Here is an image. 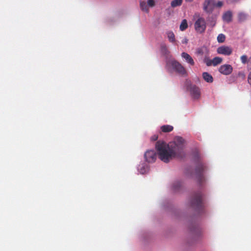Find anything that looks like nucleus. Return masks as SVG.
I'll use <instances>...</instances> for the list:
<instances>
[{
    "mask_svg": "<svg viewBox=\"0 0 251 251\" xmlns=\"http://www.w3.org/2000/svg\"><path fill=\"white\" fill-rule=\"evenodd\" d=\"M187 2H191L193 0H185Z\"/></svg>",
    "mask_w": 251,
    "mask_h": 251,
    "instance_id": "nucleus-36",
    "label": "nucleus"
},
{
    "mask_svg": "<svg viewBox=\"0 0 251 251\" xmlns=\"http://www.w3.org/2000/svg\"><path fill=\"white\" fill-rule=\"evenodd\" d=\"M223 5V2L222 1H218L217 3L216 2L215 7H221Z\"/></svg>",
    "mask_w": 251,
    "mask_h": 251,
    "instance_id": "nucleus-29",
    "label": "nucleus"
},
{
    "mask_svg": "<svg viewBox=\"0 0 251 251\" xmlns=\"http://www.w3.org/2000/svg\"><path fill=\"white\" fill-rule=\"evenodd\" d=\"M161 51L165 54H167L168 53V50L167 46L165 44H163L161 45Z\"/></svg>",
    "mask_w": 251,
    "mask_h": 251,
    "instance_id": "nucleus-22",
    "label": "nucleus"
},
{
    "mask_svg": "<svg viewBox=\"0 0 251 251\" xmlns=\"http://www.w3.org/2000/svg\"><path fill=\"white\" fill-rule=\"evenodd\" d=\"M138 170L141 174H144L146 172V171L147 170V168H145L143 166H139V168H138Z\"/></svg>",
    "mask_w": 251,
    "mask_h": 251,
    "instance_id": "nucleus-26",
    "label": "nucleus"
},
{
    "mask_svg": "<svg viewBox=\"0 0 251 251\" xmlns=\"http://www.w3.org/2000/svg\"><path fill=\"white\" fill-rule=\"evenodd\" d=\"M157 139H158V136L156 135H153V136L151 137V140H152V141H156L157 140Z\"/></svg>",
    "mask_w": 251,
    "mask_h": 251,
    "instance_id": "nucleus-33",
    "label": "nucleus"
},
{
    "mask_svg": "<svg viewBox=\"0 0 251 251\" xmlns=\"http://www.w3.org/2000/svg\"><path fill=\"white\" fill-rule=\"evenodd\" d=\"M238 76L241 77L242 79H244L245 78V74L243 72H239L238 74Z\"/></svg>",
    "mask_w": 251,
    "mask_h": 251,
    "instance_id": "nucleus-28",
    "label": "nucleus"
},
{
    "mask_svg": "<svg viewBox=\"0 0 251 251\" xmlns=\"http://www.w3.org/2000/svg\"><path fill=\"white\" fill-rule=\"evenodd\" d=\"M167 36L169 39V40L170 42L174 43L176 41L175 40V36L174 33L171 31H169L167 32Z\"/></svg>",
    "mask_w": 251,
    "mask_h": 251,
    "instance_id": "nucleus-17",
    "label": "nucleus"
},
{
    "mask_svg": "<svg viewBox=\"0 0 251 251\" xmlns=\"http://www.w3.org/2000/svg\"><path fill=\"white\" fill-rule=\"evenodd\" d=\"M232 14L231 11H227L223 16V20L227 22H230L232 20Z\"/></svg>",
    "mask_w": 251,
    "mask_h": 251,
    "instance_id": "nucleus-12",
    "label": "nucleus"
},
{
    "mask_svg": "<svg viewBox=\"0 0 251 251\" xmlns=\"http://www.w3.org/2000/svg\"><path fill=\"white\" fill-rule=\"evenodd\" d=\"M182 2V0H173L171 2V6L172 7H176L178 6H180L181 5Z\"/></svg>",
    "mask_w": 251,
    "mask_h": 251,
    "instance_id": "nucleus-20",
    "label": "nucleus"
},
{
    "mask_svg": "<svg viewBox=\"0 0 251 251\" xmlns=\"http://www.w3.org/2000/svg\"><path fill=\"white\" fill-rule=\"evenodd\" d=\"M197 53L198 54H202L203 53V49L202 48H200V49H198Z\"/></svg>",
    "mask_w": 251,
    "mask_h": 251,
    "instance_id": "nucleus-31",
    "label": "nucleus"
},
{
    "mask_svg": "<svg viewBox=\"0 0 251 251\" xmlns=\"http://www.w3.org/2000/svg\"><path fill=\"white\" fill-rule=\"evenodd\" d=\"M140 7L142 11L146 12H149V6L146 1H141L140 2Z\"/></svg>",
    "mask_w": 251,
    "mask_h": 251,
    "instance_id": "nucleus-16",
    "label": "nucleus"
},
{
    "mask_svg": "<svg viewBox=\"0 0 251 251\" xmlns=\"http://www.w3.org/2000/svg\"><path fill=\"white\" fill-rule=\"evenodd\" d=\"M227 1L228 2L233 3V2H236L238 1L239 0H227Z\"/></svg>",
    "mask_w": 251,
    "mask_h": 251,
    "instance_id": "nucleus-34",
    "label": "nucleus"
},
{
    "mask_svg": "<svg viewBox=\"0 0 251 251\" xmlns=\"http://www.w3.org/2000/svg\"><path fill=\"white\" fill-rule=\"evenodd\" d=\"M194 26L197 32L199 33L204 32L206 27L205 20L201 17L198 18L195 23Z\"/></svg>",
    "mask_w": 251,
    "mask_h": 251,
    "instance_id": "nucleus-5",
    "label": "nucleus"
},
{
    "mask_svg": "<svg viewBox=\"0 0 251 251\" xmlns=\"http://www.w3.org/2000/svg\"><path fill=\"white\" fill-rule=\"evenodd\" d=\"M217 51L218 54L228 56L232 54L233 50L230 47L224 45L218 48Z\"/></svg>",
    "mask_w": 251,
    "mask_h": 251,
    "instance_id": "nucleus-8",
    "label": "nucleus"
},
{
    "mask_svg": "<svg viewBox=\"0 0 251 251\" xmlns=\"http://www.w3.org/2000/svg\"><path fill=\"white\" fill-rule=\"evenodd\" d=\"M184 148V140L179 136L176 137L173 142L168 144L161 141H157L155 144L159 158L165 163H168L175 157H182Z\"/></svg>",
    "mask_w": 251,
    "mask_h": 251,
    "instance_id": "nucleus-1",
    "label": "nucleus"
},
{
    "mask_svg": "<svg viewBox=\"0 0 251 251\" xmlns=\"http://www.w3.org/2000/svg\"><path fill=\"white\" fill-rule=\"evenodd\" d=\"M248 15L244 12H240L238 14V19L239 22H243L246 21Z\"/></svg>",
    "mask_w": 251,
    "mask_h": 251,
    "instance_id": "nucleus-15",
    "label": "nucleus"
},
{
    "mask_svg": "<svg viewBox=\"0 0 251 251\" xmlns=\"http://www.w3.org/2000/svg\"><path fill=\"white\" fill-rule=\"evenodd\" d=\"M222 58L220 57H215L212 59V63L214 66L220 64L222 62Z\"/></svg>",
    "mask_w": 251,
    "mask_h": 251,
    "instance_id": "nucleus-19",
    "label": "nucleus"
},
{
    "mask_svg": "<svg viewBox=\"0 0 251 251\" xmlns=\"http://www.w3.org/2000/svg\"><path fill=\"white\" fill-rule=\"evenodd\" d=\"M187 39H185L184 41L182 42L183 43L187 44Z\"/></svg>",
    "mask_w": 251,
    "mask_h": 251,
    "instance_id": "nucleus-35",
    "label": "nucleus"
},
{
    "mask_svg": "<svg viewBox=\"0 0 251 251\" xmlns=\"http://www.w3.org/2000/svg\"><path fill=\"white\" fill-rule=\"evenodd\" d=\"M160 129L162 132L166 133L172 131L173 130L174 127L171 125H167L161 126Z\"/></svg>",
    "mask_w": 251,
    "mask_h": 251,
    "instance_id": "nucleus-14",
    "label": "nucleus"
},
{
    "mask_svg": "<svg viewBox=\"0 0 251 251\" xmlns=\"http://www.w3.org/2000/svg\"><path fill=\"white\" fill-rule=\"evenodd\" d=\"M167 65H171L174 70L181 75H185L187 74L186 71L184 67L176 60H173L169 61L167 63Z\"/></svg>",
    "mask_w": 251,
    "mask_h": 251,
    "instance_id": "nucleus-4",
    "label": "nucleus"
},
{
    "mask_svg": "<svg viewBox=\"0 0 251 251\" xmlns=\"http://www.w3.org/2000/svg\"><path fill=\"white\" fill-rule=\"evenodd\" d=\"M215 5V0H206L203 3V9L207 13H211Z\"/></svg>",
    "mask_w": 251,
    "mask_h": 251,
    "instance_id": "nucleus-9",
    "label": "nucleus"
},
{
    "mask_svg": "<svg viewBox=\"0 0 251 251\" xmlns=\"http://www.w3.org/2000/svg\"><path fill=\"white\" fill-rule=\"evenodd\" d=\"M205 169L206 166L202 163L199 164L196 168V177L200 184L205 181V177L203 176V173Z\"/></svg>",
    "mask_w": 251,
    "mask_h": 251,
    "instance_id": "nucleus-3",
    "label": "nucleus"
},
{
    "mask_svg": "<svg viewBox=\"0 0 251 251\" xmlns=\"http://www.w3.org/2000/svg\"><path fill=\"white\" fill-rule=\"evenodd\" d=\"M248 82L249 84L251 85V71L250 72L248 75Z\"/></svg>",
    "mask_w": 251,
    "mask_h": 251,
    "instance_id": "nucleus-32",
    "label": "nucleus"
},
{
    "mask_svg": "<svg viewBox=\"0 0 251 251\" xmlns=\"http://www.w3.org/2000/svg\"><path fill=\"white\" fill-rule=\"evenodd\" d=\"M233 70L232 67L229 64H224L219 68V72L224 75H228L230 74Z\"/></svg>",
    "mask_w": 251,
    "mask_h": 251,
    "instance_id": "nucleus-10",
    "label": "nucleus"
},
{
    "mask_svg": "<svg viewBox=\"0 0 251 251\" xmlns=\"http://www.w3.org/2000/svg\"><path fill=\"white\" fill-rule=\"evenodd\" d=\"M188 27L187 21L186 19H184L182 21L180 25L179 28L181 31L185 30Z\"/></svg>",
    "mask_w": 251,
    "mask_h": 251,
    "instance_id": "nucleus-18",
    "label": "nucleus"
},
{
    "mask_svg": "<svg viewBox=\"0 0 251 251\" xmlns=\"http://www.w3.org/2000/svg\"><path fill=\"white\" fill-rule=\"evenodd\" d=\"M181 56L183 58H184L186 61L190 65H194L195 64V62L194 61V60L191 57V56L186 52H182L181 54Z\"/></svg>",
    "mask_w": 251,
    "mask_h": 251,
    "instance_id": "nucleus-11",
    "label": "nucleus"
},
{
    "mask_svg": "<svg viewBox=\"0 0 251 251\" xmlns=\"http://www.w3.org/2000/svg\"><path fill=\"white\" fill-rule=\"evenodd\" d=\"M187 90L190 92L194 99H198L200 98L201 96L200 89L195 85H188Z\"/></svg>",
    "mask_w": 251,
    "mask_h": 251,
    "instance_id": "nucleus-6",
    "label": "nucleus"
},
{
    "mask_svg": "<svg viewBox=\"0 0 251 251\" xmlns=\"http://www.w3.org/2000/svg\"><path fill=\"white\" fill-rule=\"evenodd\" d=\"M190 206L196 210L200 212L203 209L202 195L201 192L195 193L190 200Z\"/></svg>",
    "mask_w": 251,
    "mask_h": 251,
    "instance_id": "nucleus-2",
    "label": "nucleus"
},
{
    "mask_svg": "<svg viewBox=\"0 0 251 251\" xmlns=\"http://www.w3.org/2000/svg\"><path fill=\"white\" fill-rule=\"evenodd\" d=\"M226 39L225 35L223 34H220L217 37V41L219 43H223Z\"/></svg>",
    "mask_w": 251,
    "mask_h": 251,
    "instance_id": "nucleus-23",
    "label": "nucleus"
},
{
    "mask_svg": "<svg viewBox=\"0 0 251 251\" xmlns=\"http://www.w3.org/2000/svg\"><path fill=\"white\" fill-rule=\"evenodd\" d=\"M181 182L180 181H175L173 184L172 187L174 191H176L178 190L179 188L181 187Z\"/></svg>",
    "mask_w": 251,
    "mask_h": 251,
    "instance_id": "nucleus-21",
    "label": "nucleus"
},
{
    "mask_svg": "<svg viewBox=\"0 0 251 251\" xmlns=\"http://www.w3.org/2000/svg\"><path fill=\"white\" fill-rule=\"evenodd\" d=\"M144 157L147 162L153 163L156 159L157 155L154 150H148L145 153Z\"/></svg>",
    "mask_w": 251,
    "mask_h": 251,
    "instance_id": "nucleus-7",
    "label": "nucleus"
},
{
    "mask_svg": "<svg viewBox=\"0 0 251 251\" xmlns=\"http://www.w3.org/2000/svg\"><path fill=\"white\" fill-rule=\"evenodd\" d=\"M203 78L208 83H212L213 81V78L212 76L207 72L202 73Z\"/></svg>",
    "mask_w": 251,
    "mask_h": 251,
    "instance_id": "nucleus-13",
    "label": "nucleus"
},
{
    "mask_svg": "<svg viewBox=\"0 0 251 251\" xmlns=\"http://www.w3.org/2000/svg\"><path fill=\"white\" fill-rule=\"evenodd\" d=\"M147 4L149 7H152L155 5V1L154 0H148Z\"/></svg>",
    "mask_w": 251,
    "mask_h": 251,
    "instance_id": "nucleus-27",
    "label": "nucleus"
},
{
    "mask_svg": "<svg viewBox=\"0 0 251 251\" xmlns=\"http://www.w3.org/2000/svg\"><path fill=\"white\" fill-rule=\"evenodd\" d=\"M212 59H209L207 57H205L204 59V62L206 64L207 66H210L213 65V63H212Z\"/></svg>",
    "mask_w": 251,
    "mask_h": 251,
    "instance_id": "nucleus-25",
    "label": "nucleus"
},
{
    "mask_svg": "<svg viewBox=\"0 0 251 251\" xmlns=\"http://www.w3.org/2000/svg\"><path fill=\"white\" fill-rule=\"evenodd\" d=\"M240 60L241 61V62L244 64H245L246 63L248 64V63L249 59L248 58V56L246 55H242L240 57Z\"/></svg>",
    "mask_w": 251,
    "mask_h": 251,
    "instance_id": "nucleus-24",
    "label": "nucleus"
},
{
    "mask_svg": "<svg viewBox=\"0 0 251 251\" xmlns=\"http://www.w3.org/2000/svg\"><path fill=\"white\" fill-rule=\"evenodd\" d=\"M248 69L251 71V56L248 60Z\"/></svg>",
    "mask_w": 251,
    "mask_h": 251,
    "instance_id": "nucleus-30",
    "label": "nucleus"
}]
</instances>
